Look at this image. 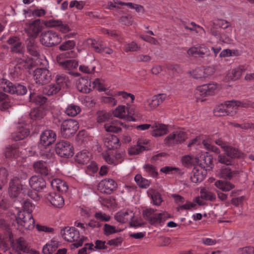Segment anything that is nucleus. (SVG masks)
<instances>
[{
  "label": "nucleus",
  "mask_w": 254,
  "mask_h": 254,
  "mask_svg": "<svg viewBox=\"0 0 254 254\" xmlns=\"http://www.w3.org/2000/svg\"><path fill=\"white\" fill-rule=\"evenodd\" d=\"M61 234L66 241L74 243L71 249H76L81 246L86 240L85 237L80 236L79 232L74 227H66L61 230Z\"/></svg>",
  "instance_id": "f257e3e1"
},
{
  "label": "nucleus",
  "mask_w": 254,
  "mask_h": 254,
  "mask_svg": "<svg viewBox=\"0 0 254 254\" xmlns=\"http://www.w3.org/2000/svg\"><path fill=\"white\" fill-rule=\"evenodd\" d=\"M32 191L23 186L20 180L17 178H14L11 180L9 183L8 194L10 197L13 198H21L23 195L27 194L28 196L34 199L35 197L32 195Z\"/></svg>",
  "instance_id": "f03ea898"
},
{
  "label": "nucleus",
  "mask_w": 254,
  "mask_h": 254,
  "mask_svg": "<svg viewBox=\"0 0 254 254\" xmlns=\"http://www.w3.org/2000/svg\"><path fill=\"white\" fill-rule=\"evenodd\" d=\"M76 87L80 92L85 93H89L94 88H96L99 91H105L106 90L99 78H96L92 84L90 80L85 78H80L76 82Z\"/></svg>",
  "instance_id": "7ed1b4c3"
},
{
  "label": "nucleus",
  "mask_w": 254,
  "mask_h": 254,
  "mask_svg": "<svg viewBox=\"0 0 254 254\" xmlns=\"http://www.w3.org/2000/svg\"><path fill=\"white\" fill-rule=\"evenodd\" d=\"M76 56L75 52H65L58 55L56 60L59 65L64 70H72L78 66V63L74 60H64L66 58H73Z\"/></svg>",
  "instance_id": "20e7f679"
},
{
  "label": "nucleus",
  "mask_w": 254,
  "mask_h": 254,
  "mask_svg": "<svg viewBox=\"0 0 254 254\" xmlns=\"http://www.w3.org/2000/svg\"><path fill=\"white\" fill-rule=\"evenodd\" d=\"M0 88L5 92L17 95H25L27 92V88L25 86L20 84H14L4 78L0 80Z\"/></svg>",
  "instance_id": "39448f33"
},
{
  "label": "nucleus",
  "mask_w": 254,
  "mask_h": 254,
  "mask_svg": "<svg viewBox=\"0 0 254 254\" xmlns=\"http://www.w3.org/2000/svg\"><path fill=\"white\" fill-rule=\"evenodd\" d=\"M113 113L114 117H116L124 121L131 122L135 121V118L130 115L129 112H101L102 114L98 116V122L99 123H109L113 120V117L111 115Z\"/></svg>",
  "instance_id": "423d86ee"
},
{
  "label": "nucleus",
  "mask_w": 254,
  "mask_h": 254,
  "mask_svg": "<svg viewBox=\"0 0 254 254\" xmlns=\"http://www.w3.org/2000/svg\"><path fill=\"white\" fill-rule=\"evenodd\" d=\"M62 38L59 34L53 31L49 30L42 33L40 42L43 45L48 47L55 46L61 41Z\"/></svg>",
  "instance_id": "0eeeda50"
},
{
  "label": "nucleus",
  "mask_w": 254,
  "mask_h": 254,
  "mask_svg": "<svg viewBox=\"0 0 254 254\" xmlns=\"http://www.w3.org/2000/svg\"><path fill=\"white\" fill-rule=\"evenodd\" d=\"M78 122L72 119L64 121L61 125V132L64 138H69L74 135L78 129Z\"/></svg>",
  "instance_id": "6e6552de"
},
{
  "label": "nucleus",
  "mask_w": 254,
  "mask_h": 254,
  "mask_svg": "<svg viewBox=\"0 0 254 254\" xmlns=\"http://www.w3.org/2000/svg\"><path fill=\"white\" fill-rule=\"evenodd\" d=\"M17 223L25 229L32 230L34 227L35 220L30 213H25L24 211H19L16 217Z\"/></svg>",
  "instance_id": "1a4fd4ad"
},
{
  "label": "nucleus",
  "mask_w": 254,
  "mask_h": 254,
  "mask_svg": "<svg viewBox=\"0 0 254 254\" xmlns=\"http://www.w3.org/2000/svg\"><path fill=\"white\" fill-rule=\"evenodd\" d=\"M56 152L62 157L69 158L73 154V148L72 145L67 141H61L57 143Z\"/></svg>",
  "instance_id": "9d476101"
},
{
  "label": "nucleus",
  "mask_w": 254,
  "mask_h": 254,
  "mask_svg": "<svg viewBox=\"0 0 254 254\" xmlns=\"http://www.w3.org/2000/svg\"><path fill=\"white\" fill-rule=\"evenodd\" d=\"M34 79L38 84H45L51 80V74L46 68H37L34 71Z\"/></svg>",
  "instance_id": "9b49d317"
},
{
  "label": "nucleus",
  "mask_w": 254,
  "mask_h": 254,
  "mask_svg": "<svg viewBox=\"0 0 254 254\" xmlns=\"http://www.w3.org/2000/svg\"><path fill=\"white\" fill-rule=\"evenodd\" d=\"M30 125L23 121L18 122L16 131L12 134L15 140H21L28 136L30 133Z\"/></svg>",
  "instance_id": "f8f14e48"
},
{
  "label": "nucleus",
  "mask_w": 254,
  "mask_h": 254,
  "mask_svg": "<svg viewBox=\"0 0 254 254\" xmlns=\"http://www.w3.org/2000/svg\"><path fill=\"white\" fill-rule=\"evenodd\" d=\"M117 187L118 184L115 180L112 179H105L99 183L98 189L102 193L111 194Z\"/></svg>",
  "instance_id": "ddd939ff"
},
{
  "label": "nucleus",
  "mask_w": 254,
  "mask_h": 254,
  "mask_svg": "<svg viewBox=\"0 0 254 254\" xmlns=\"http://www.w3.org/2000/svg\"><path fill=\"white\" fill-rule=\"evenodd\" d=\"M42 25L39 19L29 21L25 25L26 33L30 37H36L42 30Z\"/></svg>",
  "instance_id": "4468645a"
},
{
  "label": "nucleus",
  "mask_w": 254,
  "mask_h": 254,
  "mask_svg": "<svg viewBox=\"0 0 254 254\" xmlns=\"http://www.w3.org/2000/svg\"><path fill=\"white\" fill-rule=\"evenodd\" d=\"M195 163L199 167L207 170V168H212V157L207 152H201L195 156Z\"/></svg>",
  "instance_id": "2eb2a0df"
},
{
  "label": "nucleus",
  "mask_w": 254,
  "mask_h": 254,
  "mask_svg": "<svg viewBox=\"0 0 254 254\" xmlns=\"http://www.w3.org/2000/svg\"><path fill=\"white\" fill-rule=\"evenodd\" d=\"M218 88L216 83L205 84L197 87V92L199 95L203 97L214 95Z\"/></svg>",
  "instance_id": "dca6fc26"
},
{
  "label": "nucleus",
  "mask_w": 254,
  "mask_h": 254,
  "mask_svg": "<svg viewBox=\"0 0 254 254\" xmlns=\"http://www.w3.org/2000/svg\"><path fill=\"white\" fill-rule=\"evenodd\" d=\"M186 133L182 130H177L170 134L165 140V143L169 145L180 143L186 139Z\"/></svg>",
  "instance_id": "f3484780"
},
{
  "label": "nucleus",
  "mask_w": 254,
  "mask_h": 254,
  "mask_svg": "<svg viewBox=\"0 0 254 254\" xmlns=\"http://www.w3.org/2000/svg\"><path fill=\"white\" fill-rule=\"evenodd\" d=\"M227 110H240L241 108H247L249 107L254 108V103L249 101H240L231 100L226 101Z\"/></svg>",
  "instance_id": "a211bd4d"
},
{
  "label": "nucleus",
  "mask_w": 254,
  "mask_h": 254,
  "mask_svg": "<svg viewBox=\"0 0 254 254\" xmlns=\"http://www.w3.org/2000/svg\"><path fill=\"white\" fill-rule=\"evenodd\" d=\"M56 133L52 130H46L40 135V143L44 146H48L53 144L56 140Z\"/></svg>",
  "instance_id": "6ab92c4d"
},
{
  "label": "nucleus",
  "mask_w": 254,
  "mask_h": 254,
  "mask_svg": "<svg viewBox=\"0 0 254 254\" xmlns=\"http://www.w3.org/2000/svg\"><path fill=\"white\" fill-rule=\"evenodd\" d=\"M206 174V169H202L198 166H195L192 170L190 180L194 183H200L204 179Z\"/></svg>",
  "instance_id": "aec40b11"
},
{
  "label": "nucleus",
  "mask_w": 254,
  "mask_h": 254,
  "mask_svg": "<svg viewBox=\"0 0 254 254\" xmlns=\"http://www.w3.org/2000/svg\"><path fill=\"white\" fill-rule=\"evenodd\" d=\"M46 199L55 207L62 208L64 204L63 197L58 193L51 192L47 194Z\"/></svg>",
  "instance_id": "412c9836"
},
{
  "label": "nucleus",
  "mask_w": 254,
  "mask_h": 254,
  "mask_svg": "<svg viewBox=\"0 0 254 254\" xmlns=\"http://www.w3.org/2000/svg\"><path fill=\"white\" fill-rule=\"evenodd\" d=\"M29 184L30 187L36 191H40L46 186L44 179L38 176L31 177L29 180Z\"/></svg>",
  "instance_id": "4be33fe9"
},
{
  "label": "nucleus",
  "mask_w": 254,
  "mask_h": 254,
  "mask_svg": "<svg viewBox=\"0 0 254 254\" xmlns=\"http://www.w3.org/2000/svg\"><path fill=\"white\" fill-rule=\"evenodd\" d=\"M134 217L132 211L130 210H123L117 212L115 215V219L120 223H127L130 221Z\"/></svg>",
  "instance_id": "5701e85b"
},
{
  "label": "nucleus",
  "mask_w": 254,
  "mask_h": 254,
  "mask_svg": "<svg viewBox=\"0 0 254 254\" xmlns=\"http://www.w3.org/2000/svg\"><path fill=\"white\" fill-rule=\"evenodd\" d=\"M167 96L166 94L161 93L153 96L151 99L147 101V105L151 110L155 109L157 107L162 104L167 99Z\"/></svg>",
  "instance_id": "b1692460"
},
{
  "label": "nucleus",
  "mask_w": 254,
  "mask_h": 254,
  "mask_svg": "<svg viewBox=\"0 0 254 254\" xmlns=\"http://www.w3.org/2000/svg\"><path fill=\"white\" fill-rule=\"evenodd\" d=\"M7 43L11 45L10 51L14 53L22 54L23 52L22 42L17 37H10Z\"/></svg>",
  "instance_id": "393cba45"
},
{
  "label": "nucleus",
  "mask_w": 254,
  "mask_h": 254,
  "mask_svg": "<svg viewBox=\"0 0 254 254\" xmlns=\"http://www.w3.org/2000/svg\"><path fill=\"white\" fill-rule=\"evenodd\" d=\"M215 143L218 145L221 146L223 151L229 156L230 157H240V152L239 150L232 147L227 145L226 143H224L221 140L218 139L215 141Z\"/></svg>",
  "instance_id": "a878e982"
},
{
  "label": "nucleus",
  "mask_w": 254,
  "mask_h": 254,
  "mask_svg": "<svg viewBox=\"0 0 254 254\" xmlns=\"http://www.w3.org/2000/svg\"><path fill=\"white\" fill-rule=\"evenodd\" d=\"M104 145L109 150L117 148L120 146L119 138L114 135H108L104 138Z\"/></svg>",
  "instance_id": "bb28decb"
},
{
  "label": "nucleus",
  "mask_w": 254,
  "mask_h": 254,
  "mask_svg": "<svg viewBox=\"0 0 254 254\" xmlns=\"http://www.w3.org/2000/svg\"><path fill=\"white\" fill-rule=\"evenodd\" d=\"M26 48L27 52L32 56L38 57L40 56L39 47L34 39H30L27 41Z\"/></svg>",
  "instance_id": "cd10ccee"
},
{
  "label": "nucleus",
  "mask_w": 254,
  "mask_h": 254,
  "mask_svg": "<svg viewBox=\"0 0 254 254\" xmlns=\"http://www.w3.org/2000/svg\"><path fill=\"white\" fill-rule=\"evenodd\" d=\"M4 154L6 158H17L22 155V152L15 145H9L5 148Z\"/></svg>",
  "instance_id": "c85d7f7f"
},
{
  "label": "nucleus",
  "mask_w": 254,
  "mask_h": 254,
  "mask_svg": "<svg viewBox=\"0 0 254 254\" xmlns=\"http://www.w3.org/2000/svg\"><path fill=\"white\" fill-rule=\"evenodd\" d=\"M151 129L152 135L155 137L163 135L168 132L167 126L162 124H155Z\"/></svg>",
  "instance_id": "c756f323"
},
{
  "label": "nucleus",
  "mask_w": 254,
  "mask_h": 254,
  "mask_svg": "<svg viewBox=\"0 0 254 254\" xmlns=\"http://www.w3.org/2000/svg\"><path fill=\"white\" fill-rule=\"evenodd\" d=\"M34 171L42 175H48L49 173V169L45 162L42 161L35 162L33 165Z\"/></svg>",
  "instance_id": "7c9ffc66"
},
{
  "label": "nucleus",
  "mask_w": 254,
  "mask_h": 254,
  "mask_svg": "<svg viewBox=\"0 0 254 254\" xmlns=\"http://www.w3.org/2000/svg\"><path fill=\"white\" fill-rule=\"evenodd\" d=\"M51 186L54 189L59 191L65 192L68 190V186L65 182L59 179H54L51 181Z\"/></svg>",
  "instance_id": "2f4dec72"
},
{
  "label": "nucleus",
  "mask_w": 254,
  "mask_h": 254,
  "mask_svg": "<svg viewBox=\"0 0 254 254\" xmlns=\"http://www.w3.org/2000/svg\"><path fill=\"white\" fill-rule=\"evenodd\" d=\"M168 217V214L165 212L156 213L153 217L151 218L149 222L151 224L155 226L161 225L162 223Z\"/></svg>",
  "instance_id": "473e14b6"
},
{
  "label": "nucleus",
  "mask_w": 254,
  "mask_h": 254,
  "mask_svg": "<svg viewBox=\"0 0 254 254\" xmlns=\"http://www.w3.org/2000/svg\"><path fill=\"white\" fill-rule=\"evenodd\" d=\"M91 159V154L87 150L78 152L75 156L76 161L81 164H86Z\"/></svg>",
  "instance_id": "72a5a7b5"
},
{
  "label": "nucleus",
  "mask_w": 254,
  "mask_h": 254,
  "mask_svg": "<svg viewBox=\"0 0 254 254\" xmlns=\"http://www.w3.org/2000/svg\"><path fill=\"white\" fill-rule=\"evenodd\" d=\"M56 85L60 87V90L67 88L70 84L68 77L64 74L57 75L56 77Z\"/></svg>",
  "instance_id": "f704fd0d"
},
{
  "label": "nucleus",
  "mask_w": 254,
  "mask_h": 254,
  "mask_svg": "<svg viewBox=\"0 0 254 254\" xmlns=\"http://www.w3.org/2000/svg\"><path fill=\"white\" fill-rule=\"evenodd\" d=\"M76 45V42L72 40H67L63 42L59 46V50L66 52H75L73 49Z\"/></svg>",
  "instance_id": "c9c22d12"
},
{
  "label": "nucleus",
  "mask_w": 254,
  "mask_h": 254,
  "mask_svg": "<svg viewBox=\"0 0 254 254\" xmlns=\"http://www.w3.org/2000/svg\"><path fill=\"white\" fill-rule=\"evenodd\" d=\"M147 194L152 199L154 205H160L162 201V198L160 193L159 192L153 189H149L147 190Z\"/></svg>",
  "instance_id": "e433bc0d"
},
{
  "label": "nucleus",
  "mask_w": 254,
  "mask_h": 254,
  "mask_svg": "<svg viewBox=\"0 0 254 254\" xmlns=\"http://www.w3.org/2000/svg\"><path fill=\"white\" fill-rule=\"evenodd\" d=\"M118 123L120 125H123V123L118 122L117 121H115L113 119L110 122L105 124V129L108 132L117 133L121 130V127L118 126Z\"/></svg>",
  "instance_id": "4c0bfd02"
},
{
  "label": "nucleus",
  "mask_w": 254,
  "mask_h": 254,
  "mask_svg": "<svg viewBox=\"0 0 254 254\" xmlns=\"http://www.w3.org/2000/svg\"><path fill=\"white\" fill-rule=\"evenodd\" d=\"M215 186L223 191H229L234 188V186L231 183L222 180H218L215 182Z\"/></svg>",
  "instance_id": "58836bf2"
},
{
  "label": "nucleus",
  "mask_w": 254,
  "mask_h": 254,
  "mask_svg": "<svg viewBox=\"0 0 254 254\" xmlns=\"http://www.w3.org/2000/svg\"><path fill=\"white\" fill-rule=\"evenodd\" d=\"M13 247L17 251L25 253L29 249L27 243L22 238L17 240L16 242L13 245Z\"/></svg>",
  "instance_id": "ea45409f"
},
{
  "label": "nucleus",
  "mask_w": 254,
  "mask_h": 254,
  "mask_svg": "<svg viewBox=\"0 0 254 254\" xmlns=\"http://www.w3.org/2000/svg\"><path fill=\"white\" fill-rule=\"evenodd\" d=\"M87 44L90 46L97 53H101V50L103 42L101 40H95L93 39H89L87 40Z\"/></svg>",
  "instance_id": "a19ab883"
},
{
  "label": "nucleus",
  "mask_w": 254,
  "mask_h": 254,
  "mask_svg": "<svg viewBox=\"0 0 254 254\" xmlns=\"http://www.w3.org/2000/svg\"><path fill=\"white\" fill-rule=\"evenodd\" d=\"M32 67V63L30 60L19 59L17 61L15 69L18 68L21 70L30 69Z\"/></svg>",
  "instance_id": "79ce46f5"
},
{
  "label": "nucleus",
  "mask_w": 254,
  "mask_h": 254,
  "mask_svg": "<svg viewBox=\"0 0 254 254\" xmlns=\"http://www.w3.org/2000/svg\"><path fill=\"white\" fill-rule=\"evenodd\" d=\"M60 90V87L58 85L56 84H51L44 88L43 93L48 96H52L57 94Z\"/></svg>",
  "instance_id": "37998d69"
},
{
  "label": "nucleus",
  "mask_w": 254,
  "mask_h": 254,
  "mask_svg": "<svg viewBox=\"0 0 254 254\" xmlns=\"http://www.w3.org/2000/svg\"><path fill=\"white\" fill-rule=\"evenodd\" d=\"M134 181L137 185L141 188H147L150 185V182L147 179L143 178L140 174H137L134 177Z\"/></svg>",
  "instance_id": "c03bdc74"
},
{
  "label": "nucleus",
  "mask_w": 254,
  "mask_h": 254,
  "mask_svg": "<svg viewBox=\"0 0 254 254\" xmlns=\"http://www.w3.org/2000/svg\"><path fill=\"white\" fill-rule=\"evenodd\" d=\"M210 33L214 36L217 39L219 40L220 41L224 42H227L229 41L228 37H225L224 38L223 36L221 34V33L215 29L214 26H213L209 29Z\"/></svg>",
  "instance_id": "a18cd8bd"
},
{
  "label": "nucleus",
  "mask_w": 254,
  "mask_h": 254,
  "mask_svg": "<svg viewBox=\"0 0 254 254\" xmlns=\"http://www.w3.org/2000/svg\"><path fill=\"white\" fill-rule=\"evenodd\" d=\"M246 71V68L243 65H240L232 70V74L234 80L240 78L242 74Z\"/></svg>",
  "instance_id": "49530a36"
},
{
  "label": "nucleus",
  "mask_w": 254,
  "mask_h": 254,
  "mask_svg": "<svg viewBox=\"0 0 254 254\" xmlns=\"http://www.w3.org/2000/svg\"><path fill=\"white\" fill-rule=\"evenodd\" d=\"M103 230L104 234L106 236L110 235L122 231L116 227L108 224H104Z\"/></svg>",
  "instance_id": "de8ad7c7"
},
{
  "label": "nucleus",
  "mask_w": 254,
  "mask_h": 254,
  "mask_svg": "<svg viewBox=\"0 0 254 254\" xmlns=\"http://www.w3.org/2000/svg\"><path fill=\"white\" fill-rule=\"evenodd\" d=\"M200 197L206 200L213 201L215 199L216 196L214 193L205 189L200 191Z\"/></svg>",
  "instance_id": "09e8293b"
},
{
  "label": "nucleus",
  "mask_w": 254,
  "mask_h": 254,
  "mask_svg": "<svg viewBox=\"0 0 254 254\" xmlns=\"http://www.w3.org/2000/svg\"><path fill=\"white\" fill-rule=\"evenodd\" d=\"M144 171L150 176L155 177L158 175V172L154 166L150 164H146L143 166Z\"/></svg>",
  "instance_id": "8fccbe9b"
},
{
  "label": "nucleus",
  "mask_w": 254,
  "mask_h": 254,
  "mask_svg": "<svg viewBox=\"0 0 254 254\" xmlns=\"http://www.w3.org/2000/svg\"><path fill=\"white\" fill-rule=\"evenodd\" d=\"M160 171L165 174L173 175L179 174L180 169L178 168L172 166H165L160 169Z\"/></svg>",
  "instance_id": "3c124183"
},
{
  "label": "nucleus",
  "mask_w": 254,
  "mask_h": 254,
  "mask_svg": "<svg viewBox=\"0 0 254 254\" xmlns=\"http://www.w3.org/2000/svg\"><path fill=\"white\" fill-rule=\"evenodd\" d=\"M219 175L221 178L230 179L233 176V172L229 167L224 166L221 168Z\"/></svg>",
  "instance_id": "603ef678"
},
{
  "label": "nucleus",
  "mask_w": 254,
  "mask_h": 254,
  "mask_svg": "<svg viewBox=\"0 0 254 254\" xmlns=\"http://www.w3.org/2000/svg\"><path fill=\"white\" fill-rule=\"evenodd\" d=\"M181 161L184 166L190 167L194 164L195 158L190 155H186L182 157Z\"/></svg>",
  "instance_id": "864d4df0"
},
{
  "label": "nucleus",
  "mask_w": 254,
  "mask_h": 254,
  "mask_svg": "<svg viewBox=\"0 0 254 254\" xmlns=\"http://www.w3.org/2000/svg\"><path fill=\"white\" fill-rule=\"evenodd\" d=\"M102 156L104 160L109 164L117 165V163L115 162L113 157V154H111L109 151L104 152L102 153Z\"/></svg>",
  "instance_id": "5fc2aeb1"
},
{
  "label": "nucleus",
  "mask_w": 254,
  "mask_h": 254,
  "mask_svg": "<svg viewBox=\"0 0 254 254\" xmlns=\"http://www.w3.org/2000/svg\"><path fill=\"white\" fill-rule=\"evenodd\" d=\"M137 143L140 147L142 151L148 150L150 148V140L147 139L140 138L137 140Z\"/></svg>",
  "instance_id": "6e6d98bb"
},
{
  "label": "nucleus",
  "mask_w": 254,
  "mask_h": 254,
  "mask_svg": "<svg viewBox=\"0 0 254 254\" xmlns=\"http://www.w3.org/2000/svg\"><path fill=\"white\" fill-rule=\"evenodd\" d=\"M197 50V57L202 58L205 55H208L209 53V49L204 45H202L196 47Z\"/></svg>",
  "instance_id": "4d7b16f0"
},
{
  "label": "nucleus",
  "mask_w": 254,
  "mask_h": 254,
  "mask_svg": "<svg viewBox=\"0 0 254 254\" xmlns=\"http://www.w3.org/2000/svg\"><path fill=\"white\" fill-rule=\"evenodd\" d=\"M140 49V47L138 46L135 42H132L130 43L126 44L125 46V51L128 52H136Z\"/></svg>",
  "instance_id": "13d9d810"
},
{
  "label": "nucleus",
  "mask_w": 254,
  "mask_h": 254,
  "mask_svg": "<svg viewBox=\"0 0 254 254\" xmlns=\"http://www.w3.org/2000/svg\"><path fill=\"white\" fill-rule=\"evenodd\" d=\"M213 25L217 26L222 29L227 28L230 25L229 22L224 19H217L213 22Z\"/></svg>",
  "instance_id": "bf43d9fd"
},
{
  "label": "nucleus",
  "mask_w": 254,
  "mask_h": 254,
  "mask_svg": "<svg viewBox=\"0 0 254 254\" xmlns=\"http://www.w3.org/2000/svg\"><path fill=\"white\" fill-rule=\"evenodd\" d=\"M227 156L222 155H219L218 156V161L222 163L229 165L231 164L232 158H236V157H230L226 153Z\"/></svg>",
  "instance_id": "052dcab7"
},
{
  "label": "nucleus",
  "mask_w": 254,
  "mask_h": 254,
  "mask_svg": "<svg viewBox=\"0 0 254 254\" xmlns=\"http://www.w3.org/2000/svg\"><path fill=\"white\" fill-rule=\"evenodd\" d=\"M202 144L206 149L210 150L217 154L220 153V151L219 150V149L216 146L211 144L208 140H203L202 142Z\"/></svg>",
  "instance_id": "680f3d73"
},
{
  "label": "nucleus",
  "mask_w": 254,
  "mask_h": 254,
  "mask_svg": "<svg viewBox=\"0 0 254 254\" xmlns=\"http://www.w3.org/2000/svg\"><path fill=\"white\" fill-rule=\"evenodd\" d=\"M97 170L98 166L97 164L94 162H91L90 164L87 166L86 172L88 174L91 175L97 172Z\"/></svg>",
  "instance_id": "e2e57ef3"
},
{
  "label": "nucleus",
  "mask_w": 254,
  "mask_h": 254,
  "mask_svg": "<svg viewBox=\"0 0 254 254\" xmlns=\"http://www.w3.org/2000/svg\"><path fill=\"white\" fill-rule=\"evenodd\" d=\"M203 73L202 67H197L193 70L192 76L196 79L204 78Z\"/></svg>",
  "instance_id": "0e129e2a"
},
{
  "label": "nucleus",
  "mask_w": 254,
  "mask_h": 254,
  "mask_svg": "<svg viewBox=\"0 0 254 254\" xmlns=\"http://www.w3.org/2000/svg\"><path fill=\"white\" fill-rule=\"evenodd\" d=\"M142 214L144 217L149 221L156 213H155L154 209L147 208L143 211Z\"/></svg>",
  "instance_id": "69168bd1"
},
{
  "label": "nucleus",
  "mask_w": 254,
  "mask_h": 254,
  "mask_svg": "<svg viewBox=\"0 0 254 254\" xmlns=\"http://www.w3.org/2000/svg\"><path fill=\"white\" fill-rule=\"evenodd\" d=\"M24 209L27 211L26 213H30L33 212L35 209V206L29 200H26L23 204Z\"/></svg>",
  "instance_id": "338daca9"
},
{
  "label": "nucleus",
  "mask_w": 254,
  "mask_h": 254,
  "mask_svg": "<svg viewBox=\"0 0 254 254\" xmlns=\"http://www.w3.org/2000/svg\"><path fill=\"white\" fill-rule=\"evenodd\" d=\"M239 254H254V248L252 247H245L238 250Z\"/></svg>",
  "instance_id": "774afa93"
}]
</instances>
